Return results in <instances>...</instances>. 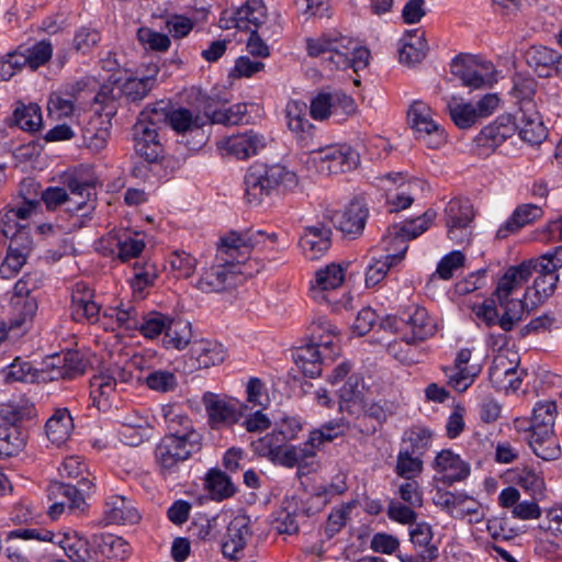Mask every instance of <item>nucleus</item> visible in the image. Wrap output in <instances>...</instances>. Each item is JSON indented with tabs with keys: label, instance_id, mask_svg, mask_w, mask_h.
<instances>
[{
	"label": "nucleus",
	"instance_id": "3c124183",
	"mask_svg": "<svg viewBox=\"0 0 562 562\" xmlns=\"http://www.w3.org/2000/svg\"><path fill=\"white\" fill-rule=\"evenodd\" d=\"M517 131V124L510 115H502L482 130V136L490 146H499Z\"/></svg>",
	"mask_w": 562,
	"mask_h": 562
},
{
	"label": "nucleus",
	"instance_id": "603ef678",
	"mask_svg": "<svg viewBox=\"0 0 562 562\" xmlns=\"http://www.w3.org/2000/svg\"><path fill=\"white\" fill-rule=\"evenodd\" d=\"M284 438L279 432L272 431L251 442L250 447L255 454L268 459L273 464L278 463Z\"/></svg>",
	"mask_w": 562,
	"mask_h": 562
},
{
	"label": "nucleus",
	"instance_id": "ddd939ff",
	"mask_svg": "<svg viewBox=\"0 0 562 562\" xmlns=\"http://www.w3.org/2000/svg\"><path fill=\"white\" fill-rule=\"evenodd\" d=\"M519 362L518 353L510 350L501 351L494 357L488 378L497 391L509 393L520 387L526 372L519 367Z\"/></svg>",
	"mask_w": 562,
	"mask_h": 562
},
{
	"label": "nucleus",
	"instance_id": "052dcab7",
	"mask_svg": "<svg viewBox=\"0 0 562 562\" xmlns=\"http://www.w3.org/2000/svg\"><path fill=\"white\" fill-rule=\"evenodd\" d=\"M167 121L170 126L178 133H184L193 128H200L206 120L200 115H193L188 109H177L170 113L167 112Z\"/></svg>",
	"mask_w": 562,
	"mask_h": 562
},
{
	"label": "nucleus",
	"instance_id": "72a5a7b5",
	"mask_svg": "<svg viewBox=\"0 0 562 562\" xmlns=\"http://www.w3.org/2000/svg\"><path fill=\"white\" fill-rule=\"evenodd\" d=\"M434 469L442 474V480L449 484L462 481L470 474V465L450 449H445L436 456Z\"/></svg>",
	"mask_w": 562,
	"mask_h": 562
},
{
	"label": "nucleus",
	"instance_id": "09e8293b",
	"mask_svg": "<svg viewBox=\"0 0 562 562\" xmlns=\"http://www.w3.org/2000/svg\"><path fill=\"white\" fill-rule=\"evenodd\" d=\"M529 446L533 453L544 461L558 460L562 453L560 442L553 430L548 431L547 435L541 432L530 434Z\"/></svg>",
	"mask_w": 562,
	"mask_h": 562
},
{
	"label": "nucleus",
	"instance_id": "dca6fc26",
	"mask_svg": "<svg viewBox=\"0 0 562 562\" xmlns=\"http://www.w3.org/2000/svg\"><path fill=\"white\" fill-rule=\"evenodd\" d=\"M202 403L207 414L209 424L213 429L237 424L244 411L248 409V404H241L236 398L221 396L212 392L203 394Z\"/></svg>",
	"mask_w": 562,
	"mask_h": 562
},
{
	"label": "nucleus",
	"instance_id": "c9c22d12",
	"mask_svg": "<svg viewBox=\"0 0 562 562\" xmlns=\"http://www.w3.org/2000/svg\"><path fill=\"white\" fill-rule=\"evenodd\" d=\"M318 449L319 447L312 440L311 436L307 441L297 446L283 445L277 465L284 468L297 467L300 469L308 467L313 463L312 460L315 458Z\"/></svg>",
	"mask_w": 562,
	"mask_h": 562
},
{
	"label": "nucleus",
	"instance_id": "bb28decb",
	"mask_svg": "<svg viewBox=\"0 0 562 562\" xmlns=\"http://www.w3.org/2000/svg\"><path fill=\"white\" fill-rule=\"evenodd\" d=\"M514 120L520 138L526 143L538 145L547 138V128L535 103H528V106L519 108Z\"/></svg>",
	"mask_w": 562,
	"mask_h": 562
},
{
	"label": "nucleus",
	"instance_id": "13d9d810",
	"mask_svg": "<svg viewBox=\"0 0 562 562\" xmlns=\"http://www.w3.org/2000/svg\"><path fill=\"white\" fill-rule=\"evenodd\" d=\"M537 81L535 78L522 74L514 76L510 94L519 103V108L528 106V103H535Z\"/></svg>",
	"mask_w": 562,
	"mask_h": 562
},
{
	"label": "nucleus",
	"instance_id": "8fccbe9b",
	"mask_svg": "<svg viewBox=\"0 0 562 562\" xmlns=\"http://www.w3.org/2000/svg\"><path fill=\"white\" fill-rule=\"evenodd\" d=\"M191 324L184 319L170 318L164 337V346L166 348L182 350L189 344L191 345Z\"/></svg>",
	"mask_w": 562,
	"mask_h": 562
},
{
	"label": "nucleus",
	"instance_id": "5701e85b",
	"mask_svg": "<svg viewBox=\"0 0 562 562\" xmlns=\"http://www.w3.org/2000/svg\"><path fill=\"white\" fill-rule=\"evenodd\" d=\"M266 145V137L252 130L232 135L217 143L221 150L238 159H246L257 155Z\"/></svg>",
	"mask_w": 562,
	"mask_h": 562
},
{
	"label": "nucleus",
	"instance_id": "f3484780",
	"mask_svg": "<svg viewBox=\"0 0 562 562\" xmlns=\"http://www.w3.org/2000/svg\"><path fill=\"white\" fill-rule=\"evenodd\" d=\"M451 72L471 90L488 88L496 80L494 65L473 57H456L451 63Z\"/></svg>",
	"mask_w": 562,
	"mask_h": 562
},
{
	"label": "nucleus",
	"instance_id": "a878e982",
	"mask_svg": "<svg viewBox=\"0 0 562 562\" xmlns=\"http://www.w3.org/2000/svg\"><path fill=\"white\" fill-rule=\"evenodd\" d=\"M368 215L367 204L356 199L345 210L335 212L331 222L341 233L355 238L362 233Z\"/></svg>",
	"mask_w": 562,
	"mask_h": 562
},
{
	"label": "nucleus",
	"instance_id": "1a4fd4ad",
	"mask_svg": "<svg viewBox=\"0 0 562 562\" xmlns=\"http://www.w3.org/2000/svg\"><path fill=\"white\" fill-rule=\"evenodd\" d=\"M435 116L432 109L422 100L413 101L407 110V122L415 138L432 149L446 143L445 130Z\"/></svg>",
	"mask_w": 562,
	"mask_h": 562
},
{
	"label": "nucleus",
	"instance_id": "a18cd8bd",
	"mask_svg": "<svg viewBox=\"0 0 562 562\" xmlns=\"http://www.w3.org/2000/svg\"><path fill=\"white\" fill-rule=\"evenodd\" d=\"M164 418L167 425L168 435L166 437L193 438L200 435L194 430L191 419L178 408L168 406L164 409Z\"/></svg>",
	"mask_w": 562,
	"mask_h": 562
},
{
	"label": "nucleus",
	"instance_id": "423d86ee",
	"mask_svg": "<svg viewBox=\"0 0 562 562\" xmlns=\"http://www.w3.org/2000/svg\"><path fill=\"white\" fill-rule=\"evenodd\" d=\"M263 236L261 231L228 233L220 240L216 261L222 265H227V267L235 270L238 274L245 273L240 266L248 260L251 250L261 244Z\"/></svg>",
	"mask_w": 562,
	"mask_h": 562
},
{
	"label": "nucleus",
	"instance_id": "c03bdc74",
	"mask_svg": "<svg viewBox=\"0 0 562 562\" xmlns=\"http://www.w3.org/2000/svg\"><path fill=\"white\" fill-rule=\"evenodd\" d=\"M297 368L310 378H316L322 372V351L317 345L307 344L300 346L293 353Z\"/></svg>",
	"mask_w": 562,
	"mask_h": 562
},
{
	"label": "nucleus",
	"instance_id": "b1692460",
	"mask_svg": "<svg viewBox=\"0 0 562 562\" xmlns=\"http://www.w3.org/2000/svg\"><path fill=\"white\" fill-rule=\"evenodd\" d=\"M132 379L131 371L117 366L95 374L90 381V395L93 403L99 406L101 398H109L117 386L128 383Z\"/></svg>",
	"mask_w": 562,
	"mask_h": 562
},
{
	"label": "nucleus",
	"instance_id": "2eb2a0df",
	"mask_svg": "<svg viewBox=\"0 0 562 562\" xmlns=\"http://www.w3.org/2000/svg\"><path fill=\"white\" fill-rule=\"evenodd\" d=\"M499 102L496 93H487L475 103L453 100L449 102L448 109L453 123L467 130L491 116L498 109Z\"/></svg>",
	"mask_w": 562,
	"mask_h": 562
},
{
	"label": "nucleus",
	"instance_id": "4d7b16f0",
	"mask_svg": "<svg viewBox=\"0 0 562 562\" xmlns=\"http://www.w3.org/2000/svg\"><path fill=\"white\" fill-rule=\"evenodd\" d=\"M424 464L422 456L409 452L408 449H401L397 459L395 472L405 480H415L423 472Z\"/></svg>",
	"mask_w": 562,
	"mask_h": 562
},
{
	"label": "nucleus",
	"instance_id": "6ab92c4d",
	"mask_svg": "<svg viewBox=\"0 0 562 562\" xmlns=\"http://www.w3.org/2000/svg\"><path fill=\"white\" fill-rule=\"evenodd\" d=\"M345 271L346 268L339 263H330L318 269L311 281V297L317 303L337 305L335 291L342 285Z\"/></svg>",
	"mask_w": 562,
	"mask_h": 562
},
{
	"label": "nucleus",
	"instance_id": "6e6552de",
	"mask_svg": "<svg viewBox=\"0 0 562 562\" xmlns=\"http://www.w3.org/2000/svg\"><path fill=\"white\" fill-rule=\"evenodd\" d=\"M201 449V435L193 438L164 437L155 449L156 464L164 476L178 472L180 464Z\"/></svg>",
	"mask_w": 562,
	"mask_h": 562
},
{
	"label": "nucleus",
	"instance_id": "e433bc0d",
	"mask_svg": "<svg viewBox=\"0 0 562 562\" xmlns=\"http://www.w3.org/2000/svg\"><path fill=\"white\" fill-rule=\"evenodd\" d=\"M235 270L216 261L215 265L205 269L196 282V288L205 293L220 292L227 285L235 283Z\"/></svg>",
	"mask_w": 562,
	"mask_h": 562
},
{
	"label": "nucleus",
	"instance_id": "c756f323",
	"mask_svg": "<svg viewBox=\"0 0 562 562\" xmlns=\"http://www.w3.org/2000/svg\"><path fill=\"white\" fill-rule=\"evenodd\" d=\"M472 351L468 348L461 349L454 360V368L446 371L448 383L458 392H464L473 383L481 372L479 363H471Z\"/></svg>",
	"mask_w": 562,
	"mask_h": 562
},
{
	"label": "nucleus",
	"instance_id": "aec40b11",
	"mask_svg": "<svg viewBox=\"0 0 562 562\" xmlns=\"http://www.w3.org/2000/svg\"><path fill=\"white\" fill-rule=\"evenodd\" d=\"M386 191V200L391 212H400L412 205L414 193L418 188L416 181H406L402 173H386L380 178L379 184Z\"/></svg>",
	"mask_w": 562,
	"mask_h": 562
},
{
	"label": "nucleus",
	"instance_id": "69168bd1",
	"mask_svg": "<svg viewBox=\"0 0 562 562\" xmlns=\"http://www.w3.org/2000/svg\"><path fill=\"white\" fill-rule=\"evenodd\" d=\"M452 517L468 519L470 524H477L484 519L483 507L475 499L458 494Z\"/></svg>",
	"mask_w": 562,
	"mask_h": 562
},
{
	"label": "nucleus",
	"instance_id": "4468645a",
	"mask_svg": "<svg viewBox=\"0 0 562 562\" xmlns=\"http://www.w3.org/2000/svg\"><path fill=\"white\" fill-rule=\"evenodd\" d=\"M475 217L473 204L468 199H452L445 209L448 238L456 244L469 243Z\"/></svg>",
	"mask_w": 562,
	"mask_h": 562
},
{
	"label": "nucleus",
	"instance_id": "473e14b6",
	"mask_svg": "<svg viewBox=\"0 0 562 562\" xmlns=\"http://www.w3.org/2000/svg\"><path fill=\"white\" fill-rule=\"evenodd\" d=\"M250 536V518L246 515L235 516L231 520L223 539V554L231 559L235 558L244 549Z\"/></svg>",
	"mask_w": 562,
	"mask_h": 562
},
{
	"label": "nucleus",
	"instance_id": "0eeeda50",
	"mask_svg": "<svg viewBox=\"0 0 562 562\" xmlns=\"http://www.w3.org/2000/svg\"><path fill=\"white\" fill-rule=\"evenodd\" d=\"M359 160V154L351 146L339 144L311 150L306 165L318 173L336 175L355 169Z\"/></svg>",
	"mask_w": 562,
	"mask_h": 562
},
{
	"label": "nucleus",
	"instance_id": "4c0bfd02",
	"mask_svg": "<svg viewBox=\"0 0 562 562\" xmlns=\"http://www.w3.org/2000/svg\"><path fill=\"white\" fill-rule=\"evenodd\" d=\"M282 31V19L277 14L269 24L261 26L260 31H250V35L246 44L248 53L255 57H268L270 55V49L266 44V41L280 36Z\"/></svg>",
	"mask_w": 562,
	"mask_h": 562
},
{
	"label": "nucleus",
	"instance_id": "bf43d9fd",
	"mask_svg": "<svg viewBox=\"0 0 562 562\" xmlns=\"http://www.w3.org/2000/svg\"><path fill=\"white\" fill-rule=\"evenodd\" d=\"M134 273L131 279V286L135 294L142 295L143 291L153 286L158 278L157 267L153 262H136L133 267Z\"/></svg>",
	"mask_w": 562,
	"mask_h": 562
},
{
	"label": "nucleus",
	"instance_id": "c85d7f7f",
	"mask_svg": "<svg viewBox=\"0 0 562 562\" xmlns=\"http://www.w3.org/2000/svg\"><path fill=\"white\" fill-rule=\"evenodd\" d=\"M436 213L431 210L426 211L422 216L403 224L402 226H393L387 236L383 239L384 244H390L394 250L400 251L402 241L407 245V241L414 239L427 231L432 224Z\"/></svg>",
	"mask_w": 562,
	"mask_h": 562
},
{
	"label": "nucleus",
	"instance_id": "f8f14e48",
	"mask_svg": "<svg viewBox=\"0 0 562 562\" xmlns=\"http://www.w3.org/2000/svg\"><path fill=\"white\" fill-rule=\"evenodd\" d=\"M109 89L103 88L95 94L94 101L104 104V114L95 113L82 127V139L85 145L93 151H100L106 146L110 136L111 115L114 113V99L108 95Z\"/></svg>",
	"mask_w": 562,
	"mask_h": 562
},
{
	"label": "nucleus",
	"instance_id": "f03ea898",
	"mask_svg": "<svg viewBox=\"0 0 562 562\" xmlns=\"http://www.w3.org/2000/svg\"><path fill=\"white\" fill-rule=\"evenodd\" d=\"M244 184L246 202L251 206H258L274 193L294 190L299 186V178L284 165L256 164L248 168Z\"/></svg>",
	"mask_w": 562,
	"mask_h": 562
},
{
	"label": "nucleus",
	"instance_id": "7c9ffc66",
	"mask_svg": "<svg viewBox=\"0 0 562 562\" xmlns=\"http://www.w3.org/2000/svg\"><path fill=\"white\" fill-rule=\"evenodd\" d=\"M541 499L531 497L529 501L520 502V492L513 486L501 491L498 503L503 508L510 509L512 516L520 520H531L541 517L542 510L539 506Z\"/></svg>",
	"mask_w": 562,
	"mask_h": 562
},
{
	"label": "nucleus",
	"instance_id": "58836bf2",
	"mask_svg": "<svg viewBox=\"0 0 562 562\" xmlns=\"http://www.w3.org/2000/svg\"><path fill=\"white\" fill-rule=\"evenodd\" d=\"M385 250L389 252L386 256L374 260L371 265H369L367 272H366V285L368 288L376 285L379 282H381L390 268L397 262H400L406 251L407 246L404 245L402 241L400 251L394 250V248L390 244H384Z\"/></svg>",
	"mask_w": 562,
	"mask_h": 562
},
{
	"label": "nucleus",
	"instance_id": "9b49d317",
	"mask_svg": "<svg viewBox=\"0 0 562 562\" xmlns=\"http://www.w3.org/2000/svg\"><path fill=\"white\" fill-rule=\"evenodd\" d=\"M357 111L358 106L353 98L342 90L322 91L311 100L310 104V114L316 121L333 117L336 122H344Z\"/></svg>",
	"mask_w": 562,
	"mask_h": 562
},
{
	"label": "nucleus",
	"instance_id": "5fc2aeb1",
	"mask_svg": "<svg viewBox=\"0 0 562 562\" xmlns=\"http://www.w3.org/2000/svg\"><path fill=\"white\" fill-rule=\"evenodd\" d=\"M0 374L5 383H32L41 379L38 370L34 369L30 362L22 361L20 358H15L10 366L0 372Z\"/></svg>",
	"mask_w": 562,
	"mask_h": 562
},
{
	"label": "nucleus",
	"instance_id": "79ce46f5",
	"mask_svg": "<svg viewBox=\"0 0 562 562\" xmlns=\"http://www.w3.org/2000/svg\"><path fill=\"white\" fill-rule=\"evenodd\" d=\"M286 124L297 137L305 138L313 130V124L307 119V105L304 101L290 100L285 106Z\"/></svg>",
	"mask_w": 562,
	"mask_h": 562
},
{
	"label": "nucleus",
	"instance_id": "cd10ccee",
	"mask_svg": "<svg viewBox=\"0 0 562 562\" xmlns=\"http://www.w3.org/2000/svg\"><path fill=\"white\" fill-rule=\"evenodd\" d=\"M70 310L76 322L95 323L101 307L94 301L93 290L83 282H77L71 291Z\"/></svg>",
	"mask_w": 562,
	"mask_h": 562
},
{
	"label": "nucleus",
	"instance_id": "774afa93",
	"mask_svg": "<svg viewBox=\"0 0 562 562\" xmlns=\"http://www.w3.org/2000/svg\"><path fill=\"white\" fill-rule=\"evenodd\" d=\"M76 95L68 92H55L50 95L47 104L52 117L61 120L75 113Z\"/></svg>",
	"mask_w": 562,
	"mask_h": 562
},
{
	"label": "nucleus",
	"instance_id": "a19ab883",
	"mask_svg": "<svg viewBox=\"0 0 562 562\" xmlns=\"http://www.w3.org/2000/svg\"><path fill=\"white\" fill-rule=\"evenodd\" d=\"M427 50L425 33L419 30L407 31L401 38L400 61L406 65L417 64L426 57Z\"/></svg>",
	"mask_w": 562,
	"mask_h": 562
},
{
	"label": "nucleus",
	"instance_id": "7ed1b4c3",
	"mask_svg": "<svg viewBox=\"0 0 562 562\" xmlns=\"http://www.w3.org/2000/svg\"><path fill=\"white\" fill-rule=\"evenodd\" d=\"M166 121L167 111L164 102H160L143 110L133 126L135 150L148 162H157L162 157L158 128Z\"/></svg>",
	"mask_w": 562,
	"mask_h": 562
},
{
	"label": "nucleus",
	"instance_id": "39448f33",
	"mask_svg": "<svg viewBox=\"0 0 562 562\" xmlns=\"http://www.w3.org/2000/svg\"><path fill=\"white\" fill-rule=\"evenodd\" d=\"M14 538L53 542L74 562H93L88 541L74 530L53 532L44 529H18L10 532V539Z\"/></svg>",
	"mask_w": 562,
	"mask_h": 562
},
{
	"label": "nucleus",
	"instance_id": "20e7f679",
	"mask_svg": "<svg viewBox=\"0 0 562 562\" xmlns=\"http://www.w3.org/2000/svg\"><path fill=\"white\" fill-rule=\"evenodd\" d=\"M381 327L398 333L404 341L415 344L431 337L436 333V323L426 308L409 306L401 316H387L381 322Z\"/></svg>",
	"mask_w": 562,
	"mask_h": 562
},
{
	"label": "nucleus",
	"instance_id": "4be33fe9",
	"mask_svg": "<svg viewBox=\"0 0 562 562\" xmlns=\"http://www.w3.org/2000/svg\"><path fill=\"white\" fill-rule=\"evenodd\" d=\"M226 358V350L216 340L200 338L192 340L187 360L190 371L209 369L221 364Z\"/></svg>",
	"mask_w": 562,
	"mask_h": 562
},
{
	"label": "nucleus",
	"instance_id": "37998d69",
	"mask_svg": "<svg viewBox=\"0 0 562 562\" xmlns=\"http://www.w3.org/2000/svg\"><path fill=\"white\" fill-rule=\"evenodd\" d=\"M74 428L72 418L67 408H58L46 423V435L52 443L60 446L66 442Z\"/></svg>",
	"mask_w": 562,
	"mask_h": 562
},
{
	"label": "nucleus",
	"instance_id": "2f4dec72",
	"mask_svg": "<svg viewBox=\"0 0 562 562\" xmlns=\"http://www.w3.org/2000/svg\"><path fill=\"white\" fill-rule=\"evenodd\" d=\"M527 64L540 77L555 75L562 78V55L546 46H532L526 54Z\"/></svg>",
	"mask_w": 562,
	"mask_h": 562
},
{
	"label": "nucleus",
	"instance_id": "412c9836",
	"mask_svg": "<svg viewBox=\"0 0 562 562\" xmlns=\"http://www.w3.org/2000/svg\"><path fill=\"white\" fill-rule=\"evenodd\" d=\"M99 247L104 255H115L120 260L127 261L143 252L145 243L137 233L124 231L110 233L100 239Z\"/></svg>",
	"mask_w": 562,
	"mask_h": 562
},
{
	"label": "nucleus",
	"instance_id": "ea45409f",
	"mask_svg": "<svg viewBox=\"0 0 562 562\" xmlns=\"http://www.w3.org/2000/svg\"><path fill=\"white\" fill-rule=\"evenodd\" d=\"M104 519L106 524H136L139 514L132 505V502L119 495L108 497L104 507Z\"/></svg>",
	"mask_w": 562,
	"mask_h": 562
},
{
	"label": "nucleus",
	"instance_id": "a211bd4d",
	"mask_svg": "<svg viewBox=\"0 0 562 562\" xmlns=\"http://www.w3.org/2000/svg\"><path fill=\"white\" fill-rule=\"evenodd\" d=\"M79 487L61 482H53L48 487V496L54 501L49 507V516L57 518L65 508L69 510H83L86 506L82 493L89 492L92 486V482L82 476L79 482Z\"/></svg>",
	"mask_w": 562,
	"mask_h": 562
},
{
	"label": "nucleus",
	"instance_id": "0e129e2a",
	"mask_svg": "<svg viewBox=\"0 0 562 562\" xmlns=\"http://www.w3.org/2000/svg\"><path fill=\"white\" fill-rule=\"evenodd\" d=\"M411 541L422 550L424 558L434 559L437 557V548L431 544L432 530L426 522H419L413 526L409 530Z\"/></svg>",
	"mask_w": 562,
	"mask_h": 562
},
{
	"label": "nucleus",
	"instance_id": "338daca9",
	"mask_svg": "<svg viewBox=\"0 0 562 562\" xmlns=\"http://www.w3.org/2000/svg\"><path fill=\"white\" fill-rule=\"evenodd\" d=\"M515 482L524 491H526L530 497L535 499H543L546 484L543 479L530 469H521L515 476Z\"/></svg>",
	"mask_w": 562,
	"mask_h": 562
},
{
	"label": "nucleus",
	"instance_id": "9d476101",
	"mask_svg": "<svg viewBox=\"0 0 562 562\" xmlns=\"http://www.w3.org/2000/svg\"><path fill=\"white\" fill-rule=\"evenodd\" d=\"M370 57V50L352 38L333 35L329 56H325V64L330 69L351 68L358 72L368 67Z\"/></svg>",
	"mask_w": 562,
	"mask_h": 562
},
{
	"label": "nucleus",
	"instance_id": "49530a36",
	"mask_svg": "<svg viewBox=\"0 0 562 562\" xmlns=\"http://www.w3.org/2000/svg\"><path fill=\"white\" fill-rule=\"evenodd\" d=\"M543 214L542 207L537 204L528 203L516 207L505 226L497 232L498 237H506L508 232H514L540 218Z\"/></svg>",
	"mask_w": 562,
	"mask_h": 562
},
{
	"label": "nucleus",
	"instance_id": "de8ad7c7",
	"mask_svg": "<svg viewBox=\"0 0 562 562\" xmlns=\"http://www.w3.org/2000/svg\"><path fill=\"white\" fill-rule=\"evenodd\" d=\"M557 413V405L553 401L538 402L532 409L530 432L547 435L548 431L553 430Z\"/></svg>",
	"mask_w": 562,
	"mask_h": 562
},
{
	"label": "nucleus",
	"instance_id": "f704fd0d",
	"mask_svg": "<svg viewBox=\"0 0 562 562\" xmlns=\"http://www.w3.org/2000/svg\"><path fill=\"white\" fill-rule=\"evenodd\" d=\"M331 231L325 225L318 224L305 228L300 239V247L305 257L314 260L323 256L330 247Z\"/></svg>",
	"mask_w": 562,
	"mask_h": 562
},
{
	"label": "nucleus",
	"instance_id": "6e6d98bb",
	"mask_svg": "<svg viewBox=\"0 0 562 562\" xmlns=\"http://www.w3.org/2000/svg\"><path fill=\"white\" fill-rule=\"evenodd\" d=\"M147 426L143 417L125 418L119 428L121 441L132 447L140 445L147 435Z\"/></svg>",
	"mask_w": 562,
	"mask_h": 562
},
{
	"label": "nucleus",
	"instance_id": "864d4df0",
	"mask_svg": "<svg viewBox=\"0 0 562 562\" xmlns=\"http://www.w3.org/2000/svg\"><path fill=\"white\" fill-rule=\"evenodd\" d=\"M313 345L322 352L328 351L329 357L336 353L338 338L335 328L325 318H318L312 324Z\"/></svg>",
	"mask_w": 562,
	"mask_h": 562
},
{
	"label": "nucleus",
	"instance_id": "680f3d73",
	"mask_svg": "<svg viewBox=\"0 0 562 562\" xmlns=\"http://www.w3.org/2000/svg\"><path fill=\"white\" fill-rule=\"evenodd\" d=\"M13 120L21 130L35 132L42 125L41 108L35 103L22 104L14 110Z\"/></svg>",
	"mask_w": 562,
	"mask_h": 562
},
{
	"label": "nucleus",
	"instance_id": "393cba45",
	"mask_svg": "<svg viewBox=\"0 0 562 562\" xmlns=\"http://www.w3.org/2000/svg\"><path fill=\"white\" fill-rule=\"evenodd\" d=\"M276 16L268 19L267 8L262 0H248L234 12L233 24L223 23V20H221V27L229 29L234 26L239 30L260 31L261 26L269 24Z\"/></svg>",
	"mask_w": 562,
	"mask_h": 562
},
{
	"label": "nucleus",
	"instance_id": "f257e3e1",
	"mask_svg": "<svg viewBox=\"0 0 562 562\" xmlns=\"http://www.w3.org/2000/svg\"><path fill=\"white\" fill-rule=\"evenodd\" d=\"M532 261H524L509 267L501 277L494 291L498 305L503 308L502 329L512 330L525 314L524 299L529 289L525 285L533 273Z\"/></svg>",
	"mask_w": 562,
	"mask_h": 562
},
{
	"label": "nucleus",
	"instance_id": "e2e57ef3",
	"mask_svg": "<svg viewBox=\"0 0 562 562\" xmlns=\"http://www.w3.org/2000/svg\"><path fill=\"white\" fill-rule=\"evenodd\" d=\"M97 546L100 553L106 559L124 560L130 553L128 543L112 533L101 535Z\"/></svg>",
	"mask_w": 562,
	"mask_h": 562
}]
</instances>
